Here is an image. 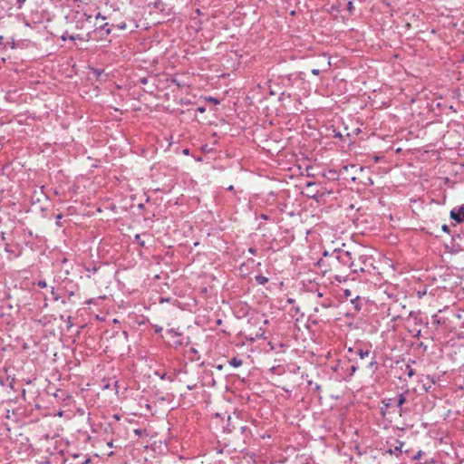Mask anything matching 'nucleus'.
<instances>
[{
	"instance_id": "obj_41",
	"label": "nucleus",
	"mask_w": 464,
	"mask_h": 464,
	"mask_svg": "<svg viewBox=\"0 0 464 464\" xmlns=\"http://www.w3.org/2000/svg\"><path fill=\"white\" fill-rule=\"evenodd\" d=\"M442 228H443V230H445V231H447V230H448V227H447V226H446V225H444V226L442 227Z\"/></svg>"
},
{
	"instance_id": "obj_31",
	"label": "nucleus",
	"mask_w": 464,
	"mask_h": 464,
	"mask_svg": "<svg viewBox=\"0 0 464 464\" xmlns=\"http://www.w3.org/2000/svg\"><path fill=\"white\" fill-rule=\"evenodd\" d=\"M413 374H414L413 370H412V369H410V370H409V372H408L409 377H411Z\"/></svg>"
},
{
	"instance_id": "obj_15",
	"label": "nucleus",
	"mask_w": 464,
	"mask_h": 464,
	"mask_svg": "<svg viewBox=\"0 0 464 464\" xmlns=\"http://www.w3.org/2000/svg\"><path fill=\"white\" fill-rule=\"evenodd\" d=\"M36 285L41 288L47 287V283L44 280H39Z\"/></svg>"
},
{
	"instance_id": "obj_38",
	"label": "nucleus",
	"mask_w": 464,
	"mask_h": 464,
	"mask_svg": "<svg viewBox=\"0 0 464 464\" xmlns=\"http://www.w3.org/2000/svg\"><path fill=\"white\" fill-rule=\"evenodd\" d=\"M96 18H97V19H98V18H102V19H104V17H103V16H102V15H101V14H98L96 15Z\"/></svg>"
},
{
	"instance_id": "obj_4",
	"label": "nucleus",
	"mask_w": 464,
	"mask_h": 464,
	"mask_svg": "<svg viewBox=\"0 0 464 464\" xmlns=\"http://www.w3.org/2000/svg\"><path fill=\"white\" fill-rule=\"evenodd\" d=\"M334 281L338 282L339 284L345 283L348 279V275L343 274V273H338L334 276Z\"/></svg>"
},
{
	"instance_id": "obj_14",
	"label": "nucleus",
	"mask_w": 464,
	"mask_h": 464,
	"mask_svg": "<svg viewBox=\"0 0 464 464\" xmlns=\"http://www.w3.org/2000/svg\"><path fill=\"white\" fill-rule=\"evenodd\" d=\"M134 240H135V242H137L139 244V246H145V242L141 239L140 235L137 234L134 237Z\"/></svg>"
},
{
	"instance_id": "obj_21",
	"label": "nucleus",
	"mask_w": 464,
	"mask_h": 464,
	"mask_svg": "<svg viewBox=\"0 0 464 464\" xmlns=\"http://www.w3.org/2000/svg\"><path fill=\"white\" fill-rule=\"evenodd\" d=\"M154 331L155 333L159 334L162 331V327L161 326H159V325H155L154 326Z\"/></svg>"
},
{
	"instance_id": "obj_8",
	"label": "nucleus",
	"mask_w": 464,
	"mask_h": 464,
	"mask_svg": "<svg viewBox=\"0 0 464 464\" xmlns=\"http://www.w3.org/2000/svg\"><path fill=\"white\" fill-rule=\"evenodd\" d=\"M99 31L102 33V35H108L111 34V28L109 27V24H104L99 27Z\"/></svg>"
},
{
	"instance_id": "obj_25",
	"label": "nucleus",
	"mask_w": 464,
	"mask_h": 464,
	"mask_svg": "<svg viewBox=\"0 0 464 464\" xmlns=\"http://www.w3.org/2000/svg\"><path fill=\"white\" fill-rule=\"evenodd\" d=\"M208 100H209L210 102H212L216 103V104H218V103H219L218 100V99H216V98L210 97Z\"/></svg>"
},
{
	"instance_id": "obj_35",
	"label": "nucleus",
	"mask_w": 464,
	"mask_h": 464,
	"mask_svg": "<svg viewBox=\"0 0 464 464\" xmlns=\"http://www.w3.org/2000/svg\"><path fill=\"white\" fill-rule=\"evenodd\" d=\"M343 295H344L345 296H348V289H343Z\"/></svg>"
},
{
	"instance_id": "obj_27",
	"label": "nucleus",
	"mask_w": 464,
	"mask_h": 464,
	"mask_svg": "<svg viewBox=\"0 0 464 464\" xmlns=\"http://www.w3.org/2000/svg\"><path fill=\"white\" fill-rule=\"evenodd\" d=\"M312 73L314 74V75H318L320 73V70L318 69H313L312 70Z\"/></svg>"
},
{
	"instance_id": "obj_5",
	"label": "nucleus",
	"mask_w": 464,
	"mask_h": 464,
	"mask_svg": "<svg viewBox=\"0 0 464 464\" xmlns=\"http://www.w3.org/2000/svg\"><path fill=\"white\" fill-rule=\"evenodd\" d=\"M228 363L232 367H239L243 364V361L238 357H233L228 361Z\"/></svg>"
},
{
	"instance_id": "obj_37",
	"label": "nucleus",
	"mask_w": 464,
	"mask_h": 464,
	"mask_svg": "<svg viewBox=\"0 0 464 464\" xmlns=\"http://www.w3.org/2000/svg\"><path fill=\"white\" fill-rule=\"evenodd\" d=\"M5 250L6 252H11V250H10V248H9V246H8V245L5 246Z\"/></svg>"
},
{
	"instance_id": "obj_32",
	"label": "nucleus",
	"mask_w": 464,
	"mask_h": 464,
	"mask_svg": "<svg viewBox=\"0 0 464 464\" xmlns=\"http://www.w3.org/2000/svg\"><path fill=\"white\" fill-rule=\"evenodd\" d=\"M372 361L369 360V361L366 362L365 365L366 366H370V365H372Z\"/></svg>"
},
{
	"instance_id": "obj_24",
	"label": "nucleus",
	"mask_w": 464,
	"mask_h": 464,
	"mask_svg": "<svg viewBox=\"0 0 464 464\" xmlns=\"http://www.w3.org/2000/svg\"><path fill=\"white\" fill-rule=\"evenodd\" d=\"M248 252L251 253L252 255H256V249L254 248V247H250V248H248Z\"/></svg>"
},
{
	"instance_id": "obj_36",
	"label": "nucleus",
	"mask_w": 464,
	"mask_h": 464,
	"mask_svg": "<svg viewBox=\"0 0 464 464\" xmlns=\"http://www.w3.org/2000/svg\"><path fill=\"white\" fill-rule=\"evenodd\" d=\"M90 459H86L82 464H89Z\"/></svg>"
},
{
	"instance_id": "obj_42",
	"label": "nucleus",
	"mask_w": 464,
	"mask_h": 464,
	"mask_svg": "<svg viewBox=\"0 0 464 464\" xmlns=\"http://www.w3.org/2000/svg\"><path fill=\"white\" fill-rule=\"evenodd\" d=\"M183 152H184V154H188V149H186V150H184V151H183Z\"/></svg>"
},
{
	"instance_id": "obj_20",
	"label": "nucleus",
	"mask_w": 464,
	"mask_h": 464,
	"mask_svg": "<svg viewBox=\"0 0 464 464\" xmlns=\"http://www.w3.org/2000/svg\"><path fill=\"white\" fill-rule=\"evenodd\" d=\"M240 429H241V432L243 434H246V432H249V429L246 426H242Z\"/></svg>"
},
{
	"instance_id": "obj_1",
	"label": "nucleus",
	"mask_w": 464,
	"mask_h": 464,
	"mask_svg": "<svg viewBox=\"0 0 464 464\" xmlns=\"http://www.w3.org/2000/svg\"><path fill=\"white\" fill-rule=\"evenodd\" d=\"M335 261L336 264L334 265V267L336 271L341 267H344L346 262L348 261V251L335 249Z\"/></svg>"
},
{
	"instance_id": "obj_39",
	"label": "nucleus",
	"mask_w": 464,
	"mask_h": 464,
	"mask_svg": "<svg viewBox=\"0 0 464 464\" xmlns=\"http://www.w3.org/2000/svg\"><path fill=\"white\" fill-rule=\"evenodd\" d=\"M355 366H352V372H350V375L355 371Z\"/></svg>"
},
{
	"instance_id": "obj_22",
	"label": "nucleus",
	"mask_w": 464,
	"mask_h": 464,
	"mask_svg": "<svg viewBox=\"0 0 464 464\" xmlns=\"http://www.w3.org/2000/svg\"><path fill=\"white\" fill-rule=\"evenodd\" d=\"M184 344L183 340H178L175 342L176 347L182 346Z\"/></svg>"
},
{
	"instance_id": "obj_2",
	"label": "nucleus",
	"mask_w": 464,
	"mask_h": 464,
	"mask_svg": "<svg viewBox=\"0 0 464 464\" xmlns=\"http://www.w3.org/2000/svg\"><path fill=\"white\" fill-rule=\"evenodd\" d=\"M350 304L355 312H361L364 310L363 307L366 304L364 299L358 295L355 298L351 299Z\"/></svg>"
},
{
	"instance_id": "obj_7",
	"label": "nucleus",
	"mask_w": 464,
	"mask_h": 464,
	"mask_svg": "<svg viewBox=\"0 0 464 464\" xmlns=\"http://www.w3.org/2000/svg\"><path fill=\"white\" fill-rule=\"evenodd\" d=\"M255 280L258 285H266L268 282V278L263 275H257L255 276Z\"/></svg>"
},
{
	"instance_id": "obj_10",
	"label": "nucleus",
	"mask_w": 464,
	"mask_h": 464,
	"mask_svg": "<svg viewBox=\"0 0 464 464\" xmlns=\"http://www.w3.org/2000/svg\"><path fill=\"white\" fill-rule=\"evenodd\" d=\"M61 39L63 41H66L67 39L71 40V41H75L76 39H80V36L79 35H67V32L61 36Z\"/></svg>"
},
{
	"instance_id": "obj_18",
	"label": "nucleus",
	"mask_w": 464,
	"mask_h": 464,
	"mask_svg": "<svg viewBox=\"0 0 464 464\" xmlns=\"http://www.w3.org/2000/svg\"><path fill=\"white\" fill-rule=\"evenodd\" d=\"M51 294L53 295L54 301H57L59 299V295H56V292L54 291L53 287H52Z\"/></svg>"
},
{
	"instance_id": "obj_46",
	"label": "nucleus",
	"mask_w": 464,
	"mask_h": 464,
	"mask_svg": "<svg viewBox=\"0 0 464 464\" xmlns=\"http://www.w3.org/2000/svg\"><path fill=\"white\" fill-rule=\"evenodd\" d=\"M109 388V384L104 385V389Z\"/></svg>"
},
{
	"instance_id": "obj_43",
	"label": "nucleus",
	"mask_w": 464,
	"mask_h": 464,
	"mask_svg": "<svg viewBox=\"0 0 464 464\" xmlns=\"http://www.w3.org/2000/svg\"><path fill=\"white\" fill-rule=\"evenodd\" d=\"M198 111H199L200 112H203L205 110H204V108H198Z\"/></svg>"
},
{
	"instance_id": "obj_30",
	"label": "nucleus",
	"mask_w": 464,
	"mask_h": 464,
	"mask_svg": "<svg viewBox=\"0 0 464 464\" xmlns=\"http://www.w3.org/2000/svg\"><path fill=\"white\" fill-rule=\"evenodd\" d=\"M107 446H108L109 448H113V441H112V440L108 441V442H107Z\"/></svg>"
},
{
	"instance_id": "obj_44",
	"label": "nucleus",
	"mask_w": 464,
	"mask_h": 464,
	"mask_svg": "<svg viewBox=\"0 0 464 464\" xmlns=\"http://www.w3.org/2000/svg\"><path fill=\"white\" fill-rule=\"evenodd\" d=\"M112 455H113V452H112V451H111L110 453H108V456H109V457H111V456H112Z\"/></svg>"
},
{
	"instance_id": "obj_12",
	"label": "nucleus",
	"mask_w": 464,
	"mask_h": 464,
	"mask_svg": "<svg viewBox=\"0 0 464 464\" xmlns=\"http://www.w3.org/2000/svg\"><path fill=\"white\" fill-rule=\"evenodd\" d=\"M153 5L155 8L163 10L164 9V3L161 0H155L153 3Z\"/></svg>"
},
{
	"instance_id": "obj_16",
	"label": "nucleus",
	"mask_w": 464,
	"mask_h": 464,
	"mask_svg": "<svg viewBox=\"0 0 464 464\" xmlns=\"http://www.w3.org/2000/svg\"><path fill=\"white\" fill-rule=\"evenodd\" d=\"M169 334H171L172 336H180V333H179L176 329H170L169 331Z\"/></svg>"
},
{
	"instance_id": "obj_45",
	"label": "nucleus",
	"mask_w": 464,
	"mask_h": 464,
	"mask_svg": "<svg viewBox=\"0 0 464 464\" xmlns=\"http://www.w3.org/2000/svg\"><path fill=\"white\" fill-rule=\"evenodd\" d=\"M262 218H263L264 219H267V217H266V215H263V216H262Z\"/></svg>"
},
{
	"instance_id": "obj_3",
	"label": "nucleus",
	"mask_w": 464,
	"mask_h": 464,
	"mask_svg": "<svg viewBox=\"0 0 464 464\" xmlns=\"http://www.w3.org/2000/svg\"><path fill=\"white\" fill-rule=\"evenodd\" d=\"M450 218L458 223L464 222V208H459V209H452L450 211Z\"/></svg>"
},
{
	"instance_id": "obj_33",
	"label": "nucleus",
	"mask_w": 464,
	"mask_h": 464,
	"mask_svg": "<svg viewBox=\"0 0 464 464\" xmlns=\"http://www.w3.org/2000/svg\"><path fill=\"white\" fill-rule=\"evenodd\" d=\"M190 352L192 353H198V351L195 348H193V347L190 348Z\"/></svg>"
},
{
	"instance_id": "obj_19",
	"label": "nucleus",
	"mask_w": 464,
	"mask_h": 464,
	"mask_svg": "<svg viewBox=\"0 0 464 464\" xmlns=\"http://www.w3.org/2000/svg\"><path fill=\"white\" fill-rule=\"evenodd\" d=\"M25 2V0H16V7L18 9L22 8L23 4Z\"/></svg>"
},
{
	"instance_id": "obj_28",
	"label": "nucleus",
	"mask_w": 464,
	"mask_h": 464,
	"mask_svg": "<svg viewBox=\"0 0 464 464\" xmlns=\"http://www.w3.org/2000/svg\"><path fill=\"white\" fill-rule=\"evenodd\" d=\"M359 270L360 271H363V268L362 267H359ZM353 273H357L358 272V266H355V268L353 269Z\"/></svg>"
},
{
	"instance_id": "obj_13",
	"label": "nucleus",
	"mask_w": 464,
	"mask_h": 464,
	"mask_svg": "<svg viewBox=\"0 0 464 464\" xmlns=\"http://www.w3.org/2000/svg\"><path fill=\"white\" fill-rule=\"evenodd\" d=\"M334 138H339L342 140H343L344 135L340 130H334ZM346 136H348V132L345 134V137Z\"/></svg>"
},
{
	"instance_id": "obj_29",
	"label": "nucleus",
	"mask_w": 464,
	"mask_h": 464,
	"mask_svg": "<svg viewBox=\"0 0 464 464\" xmlns=\"http://www.w3.org/2000/svg\"><path fill=\"white\" fill-rule=\"evenodd\" d=\"M140 82L142 83V84H146L148 82V80L146 78H141L140 80Z\"/></svg>"
},
{
	"instance_id": "obj_34",
	"label": "nucleus",
	"mask_w": 464,
	"mask_h": 464,
	"mask_svg": "<svg viewBox=\"0 0 464 464\" xmlns=\"http://www.w3.org/2000/svg\"><path fill=\"white\" fill-rule=\"evenodd\" d=\"M63 218V215H62V214H58V215L56 216V219H57V220H61V218Z\"/></svg>"
},
{
	"instance_id": "obj_11",
	"label": "nucleus",
	"mask_w": 464,
	"mask_h": 464,
	"mask_svg": "<svg viewBox=\"0 0 464 464\" xmlns=\"http://www.w3.org/2000/svg\"><path fill=\"white\" fill-rule=\"evenodd\" d=\"M405 401H406L405 397L402 394H400L398 396V399L396 400V406L401 407Z\"/></svg>"
},
{
	"instance_id": "obj_23",
	"label": "nucleus",
	"mask_w": 464,
	"mask_h": 464,
	"mask_svg": "<svg viewBox=\"0 0 464 464\" xmlns=\"http://www.w3.org/2000/svg\"><path fill=\"white\" fill-rule=\"evenodd\" d=\"M329 174H330V179H336L335 178V175H336V171L335 170H330Z\"/></svg>"
},
{
	"instance_id": "obj_9",
	"label": "nucleus",
	"mask_w": 464,
	"mask_h": 464,
	"mask_svg": "<svg viewBox=\"0 0 464 464\" xmlns=\"http://www.w3.org/2000/svg\"><path fill=\"white\" fill-rule=\"evenodd\" d=\"M357 354L360 356L361 360H364L365 358H368L370 356L371 351L370 350L362 351V350L359 349L357 351Z\"/></svg>"
},
{
	"instance_id": "obj_40",
	"label": "nucleus",
	"mask_w": 464,
	"mask_h": 464,
	"mask_svg": "<svg viewBox=\"0 0 464 464\" xmlns=\"http://www.w3.org/2000/svg\"><path fill=\"white\" fill-rule=\"evenodd\" d=\"M227 189H228V190H233V189H234V187H233V186H229V187L227 188Z\"/></svg>"
},
{
	"instance_id": "obj_26",
	"label": "nucleus",
	"mask_w": 464,
	"mask_h": 464,
	"mask_svg": "<svg viewBox=\"0 0 464 464\" xmlns=\"http://www.w3.org/2000/svg\"><path fill=\"white\" fill-rule=\"evenodd\" d=\"M334 11L338 12L339 10H338V8H337V7H335L334 5H333V6L331 7V13H332L333 14H334Z\"/></svg>"
},
{
	"instance_id": "obj_6",
	"label": "nucleus",
	"mask_w": 464,
	"mask_h": 464,
	"mask_svg": "<svg viewBox=\"0 0 464 464\" xmlns=\"http://www.w3.org/2000/svg\"><path fill=\"white\" fill-rule=\"evenodd\" d=\"M230 420H231V417L229 415H227V423L226 426L222 427L224 432L230 433L235 429V426L231 425Z\"/></svg>"
},
{
	"instance_id": "obj_17",
	"label": "nucleus",
	"mask_w": 464,
	"mask_h": 464,
	"mask_svg": "<svg viewBox=\"0 0 464 464\" xmlns=\"http://www.w3.org/2000/svg\"><path fill=\"white\" fill-rule=\"evenodd\" d=\"M134 433H135L137 436L140 437L143 433H145V430H141V429H136V430H134Z\"/></svg>"
}]
</instances>
